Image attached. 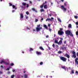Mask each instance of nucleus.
Instances as JSON below:
<instances>
[{"instance_id":"nucleus-30","label":"nucleus","mask_w":78,"mask_h":78,"mask_svg":"<svg viewBox=\"0 0 78 78\" xmlns=\"http://www.w3.org/2000/svg\"><path fill=\"white\" fill-rule=\"evenodd\" d=\"M36 53L37 55H39V52L37 51L36 52Z\"/></svg>"},{"instance_id":"nucleus-6","label":"nucleus","mask_w":78,"mask_h":78,"mask_svg":"<svg viewBox=\"0 0 78 78\" xmlns=\"http://www.w3.org/2000/svg\"><path fill=\"white\" fill-rule=\"evenodd\" d=\"M61 7L63 11H67V9H66V8H64V5H62L61 6Z\"/></svg>"},{"instance_id":"nucleus-32","label":"nucleus","mask_w":78,"mask_h":78,"mask_svg":"<svg viewBox=\"0 0 78 78\" xmlns=\"http://www.w3.org/2000/svg\"><path fill=\"white\" fill-rule=\"evenodd\" d=\"M10 65L11 66H13L14 64L13 63H12L10 64Z\"/></svg>"},{"instance_id":"nucleus-9","label":"nucleus","mask_w":78,"mask_h":78,"mask_svg":"<svg viewBox=\"0 0 78 78\" xmlns=\"http://www.w3.org/2000/svg\"><path fill=\"white\" fill-rule=\"evenodd\" d=\"M78 58H76L75 59V63L76 65H78Z\"/></svg>"},{"instance_id":"nucleus-40","label":"nucleus","mask_w":78,"mask_h":78,"mask_svg":"<svg viewBox=\"0 0 78 78\" xmlns=\"http://www.w3.org/2000/svg\"><path fill=\"white\" fill-rule=\"evenodd\" d=\"M24 78H27V75L26 74L24 75Z\"/></svg>"},{"instance_id":"nucleus-36","label":"nucleus","mask_w":78,"mask_h":78,"mask_svg":"<svg viewBox=\"0 0 78 78\" xmlns=\"http://www.w3.org/2000/svg\"><path fill=\"white\" fill-rule=\"evenodd\" d=\"M76 36H78V31H76Z\"/></svg>"},{"instance_id":"nucleus-60","label":"nucleus","mask_w":78,"mask_h":78,"mask_svg":"<svg viewBox=\"0 0 78 78\" xmlns=\"http://www.w3.org/2000/svg\"><path fill=\"white\" fill-rule=\"evenodd\" d=\"M25 72H26V71H23V73H25Z\"/></svg>"},{"instance_id":"nucleus-64","label":"nucleus","mask_w":78,"mask_h":78,"mask_svg":"<svg viewBox=\"0 0 78 78\" xmlns=\"http://www.w3.org/2000/svg\"><path fill=\"white\" fill-rule=\"evenodd\" d=\"M76 55L78 57V52L77 53H76Z\"/></svg>"},{"instance_id":"nucleus-17","label":"nucleus","mask_w":78,"mask_h":78,"mask_svg":"<svg viewBox=\"0 0 78 78\" xmlns=\"http://www.w3.org/2000/svg\"><path fill=\"white\" fill-rule=\"evenodd\" d=\"M47 5H45L44 6V9H47Z\"/></svg>"},{"instance_id":"nucleus-15","label":"nucleus","mask_w":78,"mask_h":78,"mask_svg":"<svg viewBox=\"0 0 78 78\" xmlns=\"http://www.w3.org/2000/svg\"><path fill=\"white\" fill-rule=\"evenodd\" d=\"M54 43H55V44H58V40L55 39V41H54Z\"/></svg>"},{"instance_id":"nucleus-50","label":"nucleus","mask_w":78,"mask_h":78,"mask_svg":"<svg viewBox=\"0 0 78 78\" xmlns=\"http://www.w3.org/2000/svg\"><path fill=\"white\" fill-rule=\"evenodd\" d=\"M28 6H29V5H28V4H27V5L26 6V7L27 8H28Z\"/></svg>"},{"instance_id":"nucleus-39","label":"nucleus","mask_w":78,"mask_h":78,"mask_svg":"<svg viewBox=\"0 0 78 78\" xmlns=\"http://www.w3.org/2000/svg\"><path fill=\"white\" fill-rule=\"evenodd\" d=\"M9 69H10V67L7 68V69H6V70H9Z\"/></svg>"},{"instance_id":"nucleus-61","label":"nucleus","mask_w":78,"mask_h":78,"mask_svg":"<svg viewBox=\"0 0 78 78\" xmlns=\"http://www.w3.org/2000/svg\"><path fill=\"white\" fill-rule=\"evenodd\" d=\"M12 72H15V70H14V69H13V70H12Z\"/></svg>"},{"instance_id":"nucleus-22","label":"nucleus","mask_w":78,"mask_h":78,"mask_svg":"<svg viewBox=\"0 0 78 78\" xmlns=\"http://www.w3.org/2000/svg\"><path fill=\"white\" fill-rule=\"evenodd\" d=\"M72 27V25L71 24H69L68 26V28H70Z\"/></svg>"},{"instance_id":"nucleus-48","label":"nucleus","mask_w":78,"mask_h":78,"mask_svg":"<svg viewBox=\"0 0 78 78\" xmlns=\"http://www.w3.org/2000/svg\"><path fill=\"white\" fill-rule=\"evenodd\" d=\"M37 28H39V25H37Z\"/></svg>"},{"instance_id":"nucleus-62","label":"nucleus","mask_w":78,"mask_h":78,"mask_svg":"<svg viewBox=\"0 0 78 78\" xmlns=\"http://www.w3.org/2000/svg\"><path fill=\"white\" fill-rule=\"evenodd\" d=\"M26 19H28V16H26Z\"/></svg>"},{"instance_id":"nucleus-2","label":"nucleus","mask_w":78,"mask_h":78,"mask_svg":"<svg viewBox=\"0 0 78 78\" xmlns=\"http://www.w3.org/2000/svg\"><path fill=\"white\" fill-rule=\"evenodd\" d=\"M73 55L72 56V57L74 58H76V52L74 51H73L72 52Z\"/></svg>"},{"instance_id":"nucleus-47","label":"nucleus","mask_w":78,"mask_h":78,"mask_svg":"<svg viewBox=\"0 0 78 78\" xmlns=\"http://www.w3.org/2000/svg\"><path fill=\"white\" fill-rule=\"evenodd\" d=\"M0 68H2V69H3V66H2V65H1V66H0Z\"/></svg>"},{"instance_id":"nucleus-45","label":"nucleus","mask_w":78,"mask_h":78,"mask_svg":"<svg viewBox=\"0 0 78 78\" xmlns=\"http://www.w3.org/2000/svg\"><path fill=\"white\" fill-rule=\"evenodd\" d=\"M49 31H50V32L51 31V30H52L51 29H49Z\"/></svg>"},{"instance_id":"nucleus-28","label":"nucleus","mask_w":78,"mask_h":78,"mask_svg":"<svg viewBox=\"0 0 78 78\" xmlns=\"http://www.w3.org/2000/svg\"><path fill=\"white\" fill-rule=\"evenodd\" d=\"M71 72L73 74H74V70H71Z\"/></svg>"},{"instance_id":"nucleus-44","label":"nucleus","mask_w":78,"mask_h":78,"mask_svg":"<svg viewBox=\"0 0 78 78\" xmlns=\"http://www.w3.org/2000/svg\"><path fill=\"white\" fill-rule=\"evenodd\" d=\"M66 41H64V44H66Z\"/></svg>"},{"instance_id":"nucleus-24","label":"nucleus","mask_w":78,"mask_h":78,"mask_svg":"<svg viewBox=\"0 0 78 78\" xmlns=\"http://www.w3.org/2000/svg\"><path fill=\"white\" fill-rule=\"evenodd\" d=\"M22 5L23 6H25L27 5V4L23 2L22 3Z\"/></svg>"},{"instance_id":"nucleus-11","label":"nucleus","mask_w":78,"mask_h":78,"mask_svg":"<svg viewBox=\"0 0 78 78\" xmlns=\"http://www.w3.org/2000/svg\"><path fill=\"white\" fill-rule=\"evenodd\" d=\"M20 18L21 19H23V14L22 13L20 14Z\"/></svg>"},{"instance_id":"nucleus-52","label":"nucleus","mask_w":78,"mask_h":78,"mask_svg":"<svg viewBox=\"0 0 78 78\" xmlns=\"http://www.w3.org/2000/svg\"><path fill=\"white\" fill-rule=\"evenodd\" d=\"M16 11L15 10H12V12H15Z\"/></svg>"},{"instance_id":"nucleus-59","label":"nucleus","mask_w":78,"mask_h":78,"mask_svg":"<svg viewBox=\"0 0 78 78\" xmlns=\"http://www.w3.org/2000/svg\"><path fill=\"white\" fill-rule=\"evenodd\" d=\"M56 47H57V48L58 47V45H56Z\"/></svg>"},{"instance_id":"nucleus-58","label":"nucleus","mask_w":78,"mask_h":78,"mask_svg":"<svg viewBox=\"0 0 78 78\" xmlns=\"http://www.w3.org/2000/svg\"><path fill=\"white\" fill-rule=\"evenodd\" d=\"M42 28L41 27H39V30H41V29H42Z\"/></svg>"},{"instance_id":"nucleus-23","label":"nucleus","mask_w":78,"mask_h":78,"mask_svg":"<svg viewBox=\"0 0 78 78\" xmlns=\"http://www.w3.org/2000/svg\"><path fill=\"white\" fill-rule=\"evenodd\" d=\"M40 48L41 49V50H44V48H43L42 47H40Z\"/></svg>"},{"instance_id":"nucleus-51","label":"nucleus","mask_w":78,"mask_h":78,"mask_svg":"<svg viewBox=\"0 0 78 78\" xmlns=\"http://www.w3.org/2000/svg\"><path fill=\"white\" fill-rule=\"evenodd\" d=\"M64 6H66L67 5V4H66V3H64Z\"/></svg>"},{"instance_id":"nucleus-3","label":"nucleus","mask_w":78,"mask_h":78,"mask_svg":"<svg viewBox=\"0 0 78 78\" xmlns=\"http://www.w3.org/2000/svg\"><path fill=\"white\" fill-rule=\"evenodd\" d=\"M60 59L63 61L64 62H66L67 61V58L64 57H60Z\"/></svg>"},{"instance_id":"nucleus-35","label":"nucleus","mask_w":78,"mask_h":78,"mask_svg":"<svg viewBox=\"0 0 78 78\" xmlns=\"http://www.w3.org/2000/svg\"><path fill=\"white\" fill-rule=\"evenodd\" d=\"M52 47H53V48H55V44H53L52 45Z\"/></svg>"},{"instance_id":"nucleus-55","label":"nucleus","mask_w":78,"mask_h":78,"mask_svg":"<svg viewBox=\"0 0 78 78\" xmlns=\"http://www.w3.org/2000/svg\"><path fill=\"white\" fill-rule=\"evenodd\" d=\"M76 24L78 25V22H76Z\"/></svg>"},{"instance_id":"nucleus-18","label":"nucleus","mask_w":78,"mask_h":78,"mask_svg":"<svg viewBox=\"0 0 78 78\" xmlns=\"http://www.w3.org/2000/svg\"><path fill=\"white\" fill-rule=\"evenodd\" d=\"M61 68H62V69H64L65 70H66V66H61Z\"/></svg>"},{"instance_id":"nucleus-13","label":"nucleus","mask_w":78,"mask_h":78,"mask_svg":"<svg viewBox=\"0 0 78 78\" xmlns=\"http://www.w3.org/2000/svg\"><path fill=\"white\" fill-rule=\"evenodd\" d=\"M43 26L44 28H45V29H46L47 30H48V27H47L46 25L44 24V25Z\"/></svg>"},{"instance_id":"nucleus-1","label":"nucleus","mask_w":78,"mask_h":78,"mask_svg":"<svg viewBox=\"0 0 78 78\" xmlns=\"http://www.w3.org/2000/svg\"><path fill=\"white\" fill-rule=\"evenodd\" d=\"M65 33L66 34L67 36H69V35H70V36H72V37H73V34H72V32H71V31L69 30H68L66 31Z\"/></svg>"},{"instance_id":"nucleus-4","label":"nucleus","mask_w":78,"mask_h":78,"mask_svg":"<svg viewBox=\"0 0 78 78\" xmlns=\"http://www.w3.org/2000/svg\"><path fill=\"white\" fill-rule=\"evenodd\" d=\"M64 33L63 31H58V34H59L60 36H62Z\"/></svg>"},{"instance_id":"nucleus-26","label":"nucleus","mask_w":78,"mask_h":78,"mask_svg":"<svg viewBox=\"0 0 78 78\" xmlns=\"http://www.w3.org/2000/svg\"><path fill=\"white\" fill-rule=\"evenodd\" d=\"M15 76L14 75H12L11 76V78H14V77Z\"/></svg>"},{"instance_id":"nucleus-49","label":"nucleus","mask_w":78,"mask_h":78,"mask_svg":"<svg viewBox=\"0 0 78 78\" xmlns=\"http://www.w3.org/2000/svg\"><path fill=\"white\" fill-rule=\"evenodd\" d=\"M47 3V1H45V3H43V4L44 5V4H45V3Z\"/></svg>"},{"instance_id":"nucleus-33","label":"nucleus","mask_w":78,"mask_h":78,"mask_svg":"<svg viewBox=\"0 0 78 78\" xmlns=\"http://www.w3.org/2000/svg\"><path fill=\"white\" fill-rule=\"evenodd\" d=\"M9 6H12V3H9Z\"/></svg>"},{"instance_id":"nucleus-57","label":"nucleus","mask_w":78,"mask_h":78,"mask_svg":"<svg viewBox=\"0 0 78 78\" xmlns=\"http://www.w3.org/2000/svg\"><path fill=\"white\" fill-rule=\"evenodd\" d=\"M76 73L77 74H78V72L77 71H76Z\"/></svg>"},{"instance_id":"nucleus-54","label":"nucleus","mask_w":78,"mask_h":78,"mask_svg":"<svg viewBox=\"0 0 78 78\" xmlns=\"http://www.w3.org/2000/svg\"><path fill=\"white\" fill-rule=\"evenodd\" d=\"M48 37H49L48 35H47L46 36V38H48Z\"/></svg>"},{"instance_id":"nucleus-53","label":"nucleus","mask_w":78,"mask_h":78,"mask_svg":"<svg viewBox=\"0 0 78 78\" xmlns=\"http://www.w3.org/2000/svg\"><path fill=\"white\" fill-rule=\"evenodd\" d=\"M48 26L50 27V24H48Z\"/></svg>"},{"instance_id":"nucleus-38","label":"nucleus","mask_w":78,"mask_h":78,"mask_svg":"<svg viewBox=\"0 0 78 78\" xmlns=\"http://www.w3.org/2000/svg\"><path fill=\"white\" fill-rule=\"evenodd\" d=\"M40 64L41 65H42V64H43V62H41Z\"/></svg>"},{"instance_id":"nucleus-7","label":"nucleus","mask_w":78,"mask_h":78,"mask_svg":"<svg viewBox=\"0 0 78 78\" xmlns=\"http://www.w3.org/2000/svg\"><path fill=\"white\" fill-rule=\"evenodd\" d=\"M33 31H36L38 32V31H39V28L36 27V30H35L34 29H33Z\"/></svg>"},{"instance_id":"nucleus-56","label":"nucleus","mask_w":78,"mask_h":78,"mask_svg":"<svg viewBox=\"0 0 78 78\" xmlns=\"http://www.w3.org/2000/svg\"><path fill=\"white\" fill-rule=\"evenodd\" d=\"M29 2L30 4H31V3H32V2H31V1H30Z\"/></svg>"},{"instance_id":"nucleus-19","label":"nucleus","mask_w":78,"mask_h":78,"mask_svg":"<svg viewBox=\"0 0 78 78\" xmlns=\"http://www.w3.org/2000/svg\"><path fill=\"white\" fill-rule=\"evenodd\" d=\"M4 64H5V65L6 66H8V65L9 64V63H8V62H5Z\"/></svg>"},{"instance_id":"nucleus-8","label":"nucleus","mask_w":78,"mask_h":78,"mask_svg":"<svg viewBox=\"0 0 78 78\" xmlns=\"http://www.w3.org/2000/svg\"><path fill=\"white\" fill-rule=\"evenodd\" d=\"M64 56L67 57V58H68V59H69V58H70V55H69L67 53L64 55Z\"/></svg>"},{"instance_id":"nucleus-34","label":"nucleus","mask_w":78,"mask_h":78,"mask_svg":"<svg viewBox=\"0 0 78 78\" xmlns=\"http://www.w3.org/2000/svg\"><path fill=\"white\" fill-rule=\"evenodd\" d=\"M26 13L27 15H29V12L28 11L26 12Z\"/></svg>"},{"instance_id":"nucleus-41","label":"nucleus","mask_w":78,"mask_h":78,"mask_svg":"<svg viewBox=\"0 0 78 78\" xmlns=\"http://www.w3.org/2000/svg\"><path fill=\"white\" fill-rule=\"evenodd\" d=\"M59 31H62V28H60V30Z\"/></svg>"},{"instance_id":"nucleus-27","label":"nucleus","mask_w":78,"mask_h":78,"mask_svg":"<svg viewBox=\"0 0 78 78\" xmlns=\"http://www.w3.org/2000/svg\"><path fill=\"white\" fill-rule=\"evenodd\" d=\"M64 49H65V50L66 49V47L62 48V50H64Z\"/></svg>"},{"instance_id":"nucleus-25","label":"nucleus","mask_w":78,"mask_h":78,"mask_svg":"<svg viewBox=\"0 0 78 78\" xmlns=\"http://www.w3.org/2000/svg\"><path fill=\"white\" fill-rule=\"evenodd\" d=\"M29 50V51H33V49L31 48H30Z\"/></svg>"},{"instance_id":"nucleus-29","label":"nucleus","mask_w":78,"mask_h":78,"mask_svg":"<svg viewBox=\"0 0 78 78\" xmlns=\"http://www.w3.org/2000/svg\"><path fill=\"white\" fill-rule=\"evenodd\" d=\"M40 8H42L43 7H44V4H43L42 5L40 6Z\"/></svg>"},{"instance_id":"nucleus-46","label":"nucleus","mask_w":78,"mask_h":78,"mask_svg":"<svg viewBox=\"0 0 78 78\" xmlns=\"http://www.w3.org/2000/svg\"><path fill=\"white\" fill-rule=\"evenodd\" d=\"M60 41H63V38H60Z\"/></svg>"},{"instance_id":"nucleus-16","label":"nucleus","mask_w":78,"mask_h":78,"mask_svg":"<svg viewBox=\"0 0 78 78\" xmlns=\"http://www.w3.org/2000/svg\"><path fill=\"white\" fill-rule=\"evenodd\" d=\"M5 61L3 60H2L0 62V63L1 64H3V63H4V64L5 63Z\"/></svg>"},{"instance_id":"nucleus-20","label":"nucleus","mask_w":78,"mask_h":78,"mask_svg":"<svg viewBox=\"0 0 78 78\" xmlns=\"http://www.w3.org/2000/svg\"><path fill=\"white\" fill-rule=\"evenodd\" d=\"M44 11L45 10L43 9H41L40 10V12H44Z\"/></svg>"},{"instance_id":"nucleus-10","label":"nucleus","mask_w":78,"mask_h":78,"mask_svg":"<svg viewBox=\"0 0 78 78\" xmlns=\"http://www.w3.org/2000/svg\"><path fill=\"white\" fill-rule=\"evenodd\" d=\"M12 7L13 9H15V10H16V9H17V8L16 7V6L14 5H12Z\"/></svg>"},{"instance_id":"nucleus-21","label":"nucleus","mask_w":78,"mask_h":78,"mask_svg":"<svg viewBox=\"0 0 78 78\" xmlns=\"http://www.w3.org/2000/svg\"><path fill=\"white\" fill-rule=\"evenodd\" d=\"M58 22H60V23L62 22L61 20V19H60V18H58Z\"/></svg>"},{"instance_id":"nucleus-14","label":"nucleus","mask_w":78,"mask_h":78,"mask_svg":"<svg viewBox=\"0 0 78 78\" xmlns=\"http://www.w3.org/2000/svg\"><path fill=\"white\" fill-rule=\"evenodd\" d=\"M33 11H34V12H37V10L33 8L31 9Z\"/></svg>"},{"instance_id":"nucleus-31","label":"nucleus","mask_w":78,"mask_h":78,"mask_svg":"<svg viewBox=\"0 0 78 78\" xmlns=\"http://www.w3.org/2000/svg\"><path fill=\"white\" fill-rule=\"evenodd\" d=\"M58 54H61V53H62V51H58Z\"/></svg>"},{"instance_id":"nucleus-12","label":"nucleus","mask_w":78,"mask_h":78,"mask_svg":"<svg viewBox=\"0 0 78 78\" xmlns=\"http://www.w3.org/2000/svg\"><path fill=\"white\" fill-rule=\"evenodd\" d=\"M62 40H60L59 42H58V45H61L62 44Z\"/></svg>"},{"instance_id":"nucleus-63","label":"nucleus","mask_w":78,"mask_h":78,"mask_svg":"<svg viewBox=\"0 0 78 78\" xmlns=\"http://www.w3.org/2000/svg\"><path fill=\"white\" fill-rule=\"evenodd\" d=\"M48 48L49 50H50L51 49L49 47H48Z\"/></svg>"},{"instance_id":"nucleus-5","label":"nucleus","mask_w":78,"mask_h":78,"mask_svg":"<svg viewBox=\"0 0 78 78\" xmlns=\"http://www.w3.org/2000/svg\"><path fill=\"white\" fill-rule=\"evenodd\" d=\"M54 18L53 17H51V18L50 19V18H48L46 20V21L47 22V21H51L52 20H53Z\"/></svg>"},{"instance_id":"nucleus-42","label":"nucleus","mask_w":78,"mask_h":78,"mask_svg":"<svg viewBox=\"0 0 78 78\" xmlns=\"http://www.w3.org/2000/svg\"><path fill=\"white\" fill-rule=\"evenodd\" d=\"M35 21L36 22H37V21H38V20H37V19H36Z\"/></svg>"},{"instance_id":"nucleus-43","label":"nucleus","mask_w":78,"mask_h":78,"mask_svg":"<svg viewBox=\"0 0 78 78\" xmlns=\"http://www.w3.org/2000/svg\"><path fill=\"white\" fill-rule=\"evenodd\" d=\"M26 29H27V30H30V28H29L28 27H27V28H26Z\"/></svg>"},{"instance_id":"nucleus-37","label":"nucleus","mask_w":78,"mask_h":78,"mask_svg":"<svg viewBox=\"0 0 78 78\" xmlns=\"http://www.w3.org/2000/svg\"><path fill=\"white\" fill-rule=\"evenodd\" d=\"M78 16H74V18H75V19H77L78 18Z\"/></svg>"}]
</instances>
